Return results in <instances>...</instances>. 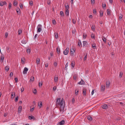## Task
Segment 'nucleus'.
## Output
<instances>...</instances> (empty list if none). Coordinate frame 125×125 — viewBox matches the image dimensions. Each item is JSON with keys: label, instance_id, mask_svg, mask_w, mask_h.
I'll use <instances>...</instances> for the list:
<instances>
[{"label": "nucleus", "instance_id": "f8f14e48", "mask_svg": "<svg viewBox=\"0 0 125 125\" xmlns=\"http://www.w3.org/2000/svg\"><path fill=\"white\" fill-rule=\"evenodd\" d=\"M92 45V48L94 49H95L96 48V44L95 43H93Z\"/></svg>", "mask_w": 125, "mask_h": 125}, {"label": "nucleus", "instance_id": "6e6d98bb", "mask_svg": "<svg viewBox=\"0 0 125 125\" xmlns=\"http://www.w3.org/2000/svg\"><path fill=\"white\" fill-rule=\"evenodd\" d=\"M34 109V107H32V108H31V109H30V111L31 112H32L33 111V110Z\"/></svg>", "mask_w": 125, "mask_h": 125}, {"label": "nucleus", "instance_id": "13d9d810", "mask_svg": "<svg viewBox=\"0 0 125 125\" xmlns=\"http://www.w3.org/2000/svg\"><path fill=\"white\" fill-rule=\"evenodd\" d=\"M33 92L34 94H36L37 92V90L36 89H35L34 90H33Z\"/></svg>", "mask_w": 125, "mask_h": 125}, {"label": "nucleus", "instance_id": "37998d69", "mask_svg": "<svg viewBox=\"0 0 125 125\" xmlns=\"http://www.w3.org/2000/svg\"><path fill=\"white\" fill-rule=\"evenodd\" d=\"M34 77H31V79H30V81H34Z\"/></svg>", "mask_w": 125, "mask_h": 125}, {"label": "nucleus", "instance_id": "9d476101", "mask_svg": "<svg viewBox=\"0 0 125 125\" xmlns=\"http://www.w3.org/2000/svg\"><path fill=\"white\" fill-rule=\"evenodd\" d=\"M64 121L63 120L59 123L57 124V125H62L64 124Z\"/></svg>", "mask_w": 125, "mask_h": 125}, {"label": "nucleus", "instance_id": "c85d7f7f", "mask_svg": "<svg viewBox=\"0 0 125 125\" xmlns=\"http://www.w3.org/2000/svg\"><path fill=\"white\" fill-rule=\"evenodd\" d=\"M123 17V15L121 14H120L119 15V19L121 20Z\"/></svg>", "mask_w": 125, "mask_h": 125}, {"label": "nucleus", "instance_id": "2eb2a0df", "mask_svg": "<svg viewBox=\"0 0 125 125\" xmlns=\"http://www.w3.org/2000/svg\"><path fill=\"white\" fill-rule=\"evenodd\" d=\"M16 11L18 14H20L21 11L20 9L19 8H17L16 9Z\"/></svg>", "mask_w": 125, "mask_h": 125}, {"label": "nucleus", "instance_id": "69168bd1", "mask_svg": "<svg viewBox=\"0 0 125 125\" xmlns=\"http://www.w3.org/2000/svg\"><path fill=\"white\" fill-rule=\"evenodd\" d=\"M87 55H85L84 58L83 60L84 61L87 58Z\"/></svg>", "mask_w": 125, "mask_h": 125}, {"label": "nucleus", "instance_id": "0eeeda50", "mask_svg": "<svg viewBox=\"0 0 125 125\" xmlns=\"http://www.w3.org/2000/svg\"><path fill=\"white\" fill-rule=\"evenodd\" d=\"M22 107L21 106H19V107L18 112V113H21L22 110Z\"/></svg>", "mask_w": 125, "mask_h": 125}, {"label": "nucleus", "instance_id": "f704fd0d", "mask_svg": "<svg viewBox=\"0 0 125 125\" xmlns=\"http://www.w3.org/2000/svg\"><path fill=\"white\" fill-rule=\"evenodd\" d=\"M88 119L89 120H92V117L90 116H87Z\"/></svg>", "mask_w": 125, "mask_h": 125}, {"label": "nucleus", "instance_id": "7ed1b4c3", "mask_svg": "<svg viewBox=\"0 0 125 125\" xmlns=\"http://www.w3.org/2000/svg\"><path fill=\"white\" fill-rule=\"evenodd\" d=\"M42 25L41 24L38 25L37 27V32H40L42 30Z\"/></svg>", "mask_w": 125, "mask_h": 125}, {"label": "nucleus", "instance_id": "e2e57ef3", "mask_svg": "<svg viewBox=\"0 0 125 125\" xmlns=\"http://www.w3.org/2000/svg\"><path fill=\"white\" fill-rule=\"evenodd\" d=\"M75 101V99L74 98L72 99V103H74Z\"/></svg>", "mask_w": 125, "mask_h": 125}, {"label": "nucleus", "instance_id": "f257e3e1", "mask_svg": "<svg viewBox=\"0 0 125 125\" xmlns=\"http://www.w3.org/2000/svg\"><path fill=\"white\" fill-rule=\"evenodd\" d=\"M64 101L63 98L62 99L61 101V98H57L56 105V106L60 105V111L61 113H63L64 111Z\"/></svg>", "mask_w": 125, "mask_h": 125}, {"label": "nucleus", "instance_id": "72a5a7b5", "mask_svg": "<svg viewBox=\"0 0 125 125\" xmlns=\"http://www.w3.org/2000/svg\"><path fill=\"white\" fill-rule=\"evenodd\" d=\"M15 93L14 92H13L12 93V94H11V98H13L14 97L15 95Z\"/></svg>", "mask_w": 125, "mask_h": 125}, {"label": "nucleus", "instance_id": "aec40b11", "mask_svg": "<svg viewBox=\"0 0 125 125\" xmlns=\"http://www.w3.org/2000/svg\"><path fill=\"white\" fill-rule=\"evenodd\" d=\"M40 60L39 58H37L36 60V62L37 64H38L40 63Z\"/></svg>", "mask_w": 125, "mask_h": 125}, {"label": "nucleus", "instance_id": "f3484780", "mask_svg": "<svg viewBox=\"0 0 125 125\" xmlns=\"http://www.w3.org/2000/svg\"><path fill=\"white\" fill-rule=\"evenodd\" d=\"M110 85V83L109 81H107L106 82V87H108Z\"/></svg>", "mask_w": 125, "mask_h": 125}, {"label": "nucleus", "instance_id": "79ce46f5", "mask_svg": "<svg viewBox=\"0 0 125 125\" xmlns=\"http://www.w3.org/2000/svg\"><path fill=\"white\" fill-rule=\"evenodd\" d=\"M86 37V34H83V37L84 39H85Z\"/></svg>", "mask_w": 125, "mask_h": 125}, {"label": "nucleus", "instance_id": "49530a36", "mask_svg": "<svg viewBox=\"0 0 125 125\" xmlns=\"http://www.w3.org/2000/svg\"><path fill=\"white\" fill-rule=\"evenodd\" d=\"M31 51V50L29 49H28L27 50V52L28 53H30Z\"/></svg>", "mask_w": 125, "mask_h": 125}, {"label": "nucleus", "instance_id": "e433bc0d", "mask_svg": "<svg viewBox=\"0 0 125 125\" xmlns=\"http://www.w3.org/2000/svg\"><path fill=\"white\" fill-rule=\"evenodd\" d=\"M34 118V117L32 116H29L28 117L29 119L30 120H31Z\"/></svg>", "mask_w": 125, "mask_h": 125}, {"label": "nucleus", "instance_id": "864d4df0", "mask_svg": "<svg viewBox=\"0 0 125 125\" xmlns=\"http://www.w3.org/2000/svg\"><path fill=\"white\" fill-rule=\"evenodd\" d=\"M123 73L122 72H121L120 73V75H119V76L121 78L122 77V75H123Z\"/></svg>", "mask_w": 125, "mask_h": 125}, {"label": "nucleus", "instance_id": "774afa93", "mask_svg": "<svg viewBox=\"0 0 125 125\" xmlns=\"http://www.w3.org/2000/svg\"><path fill=\"white\" fill-rule=\"evenodd\" d=\"M73 23V24H75L76 22V21L75 20H74V19H73L72 20Z\"/></svg>", "mask_w": 125, "mask_h": 125}, {"label": "nucleus", "instance_id": "9b49d317", "mask_svg": "<svg viewBox=\"0 0 125 125\" xmlns=\"http://www.w3.org/2000/svg\"><path fill=\"white\" fill-rule=\"evenodd\" d=\"M83 47L86 46L87 44V42L86 41H84L83 42Z\"/></svg>", "mask_w": 125, "mask_h": 125}, {"label": "nucleus", "instance_id": "ea45409f", "mask_svg": "<svg viewBox=\"0 0 125 125\" xmlns=\"http://www.w3.org/2000/svg\"><path fill=\"white\" fill-rule=\"evenodd\" d=\"M57 52L58 53H60V49L59 48H57Z\"/></svg>", "mask_w": 125, "mask_h": 125}, {"label": "nucleus", "instance_id": "ddd939ff", "mask_svg": "<svg viewBox=\"0 0 125 125\" xmlns=\"http://www.w3.org/2000/svg\"><path fill=\"white\" fill-rule=\"evenodd\" d=\"M85 83V82H84L83 80L82 79L81 81L78 83L79 84L82 85L84 84Z\"/></svg>", "mask_w": 125, "mask_h": 125}, {"label": "nucleus", "instance_id": "423d86ee", "mask_svg": "<svg viewBox=\"0 0 125 125\" xmlns=\"http://www.w3.org/2000/svg\"><path fill=\"white\" fill-rule=\"evenodd\" d=\"M28 71V68L26 67H25L23 71V73L24 74H26L27 73V72Z\"/></svg>", "mask_w": 125, "mask_h": 125}, {"label": "nucleus", "instance_id": "cd10ccee", "mask_svg": "<svg viewBox=\"0 0 125 125\" xmlns=\"http://www.w3.org/2000/svg\"><path fill=\"white\" fill-rule=\"evenodd\" d=\"M79 91L77 89H76L75 90V95H77Z\"/></svg>", "mask_w": 125, "mask_h": 125}, {"label": "nucleus", "instance_id": "338daca9", "mask_svg": "<svg viewBox=\"0 0 125 125\" xmlns=\"http://www.w3.org/2000/svg\"><path fill=\"white\" fill-rule=\"evenodd\" d=\"M8 33L7 32H6L5 33V36L6 38H7L8 36Z\"/></svg>", "mask_w": 125, "mask_h": 125}, {"label": "nucleus", "instance_id": "09e8293b", "mask_svg": "<svg viewBox=\"0 0 125 125\" xmlns=\"http://www.w3.org/2000/svg\"><path fill=\"white\" fill-rule=\"evenodd\" d=\"M60 14L61 16H63L64 13L63 11H61L60 12Z\"/></svg>", "mask_w": 125, "mask_h": 125}, {"label": "nucleus", "instance_id": "2f4dec72", "mask_svg": "<svg viewBox=\"0 0 125 125\" xmlns=\"http://www.w3.org/2000/svg\"><path fill=\"white\" fill-rule=\"evenodd\" d=\"M19 35H20L22 32V30L21 29H19L18 31Z\"/></svg>", "mask_w": 125, "mask_h": 125}, {"label": "nucleus", "instance_id": "b1692460", "mask_svg": "<svg viewBox=\"0 0 125 125\" xmlns=\"http://www.w3.org/2000/svg\"><path fill=\"white\" fill-rule=\"evenodd\" d=\"M4 56L3 55H2L1 56V58H0V61L1 62V61H2V62L3 61V60H4Z\"/></svg>", "mask_w": 125, "mask_h": 125}, {"label": "nucleus", "instance_id": "4d7b16f0", "mask_svg": "<svg viewBox=\"0 0 125 125\" xmlns=\"http://www.w3.org/2000/svg\"><path fill=\"white\" fill-rule=\"evenodd\" d=\"M13 73L12 72H11L10 73V77H12L13 76Z\"/></svg>", "mask_w": 125, "mask_h": 125}, {"label": "nucleus", "instance_id": "a211bd4d", "mask_svg": "<svg viewBox=\"0 0 125 125\" xmlns=\"http://www.w3.org/2000/svg\"><path fill=\"white\" fill-rule=\"evenodd\" d=\"M42 105V102L41 101H40L38 103V106L39 107V108H41Z\"/></svg>", "mask_w": 125, "mask_h": 125}, {"label": "nucleus", "instance_id": "393cba45", "mask_svg": "<svg viewBox=\"0 0 125 125\" xmlns=\"http://www.w3.org/2000/svg\"><path fill=\"white\" fill-rule=\"evenodd\" d=\"M65 7L66 9V10H69L68 9L69 8V7L68 5L67 4L65 5Z\"/></svg>", "mask_w": 125, "mask_h": 125}, {"label": "nucleus", "instance_id": "1a4fd4ad", "mask_svg": "<svg viewBox=\"0 0 125 125\" xmlns=\"http://www.w3.org/2000/svg\"><path fill=\"white\" fill-rule=\"evenodd\" d=\"M6 4V1H1L0 2V5L1 6H3V5Z\"/></svg>", "mask_w": 125, "mask_h": 125}, {"label": "nucleus", "instance_id": "4468645a", "mask_svg": "<svg viewBox=\"0 0 125 125\" xmlns=\"http://www.w3.org/2000/svg\"><path fill=\"white\" fill-rule=\"evenodd\" d=\"M86 89L85 88H84L83 89V94L85 96L86 95Z\"/></svg>", "mask_w": 125, "mask_h": 125}, {"label": "nucleus", "instance_id": "a19ab883", "mask_svg": "<svg viewBox=\"0 0 125 125\" xmlns=\"http://www.w3.org/2000/svg\"><path fill=\"white\" fill-rule=\"evenodd\" d=\"M11 7V4L10 2L9 3L8 8L9 9H10Z\"/></svg>", "mask_w": 125, "mask_h": 125}, {"label": "nucleus", "instance_id": "f03ea898", "mask_svg": "<svg viewBox=\"0 0 125 125\" xmlns=\"http://www.w3.org/2000/svg\"><path fill=\"white\" fill-rule=\"evenodd\" d=\"M75 51V48L73 47L71 49L70 53L72 56H74V54Z\"/></svg>", "mask_w": 125, "mask_h": 125}, {"label": "nucleus", "instance_id": "de8ad7c7", "mask_svg": "<svg viewBox=\"0 0 125 125\" xmlns=\"http://www.w3.org/2000/svg\"><path fill=\"white\" fill-rule=\"evenodd\" d=\"M93 12L94 14H96V10L95 9H94L93 10Z\"/></svg>", "mask_w": 125, "mask_h": 125}, {"label": "nucleus", "instance_id": "dca6fc26", "mask_svg": "<svg viewBox=\"0 0 125 125\" xmlns=\"http://www.w3.org/2000/svg\"><path fill=\"white\" fill-rule=\"evenodd\" d=\"M75 65V62L74 61H72L71 63V66L73 69Z\"/></svg>", "mask_w": 125, "mask_h": 125}, {"label": "nucleus", "instance_id": "4be33fe9", "mask_svg": "<svg viewBox=\"0 0 125 125\" xmlns=\"http://www.w3.org/2000/svg\"><path fill=\"white\" fill-rule=\"evenodd\" d=\"M54 34L55 38L56 39H57L58 38V33L55 32L54 33Z\"/></svg>", "mask_w": 125, "mask_h": 125}, {"label": "nucleus", "instance_id": "052dcab7", "mask_svg": "<svg viewBox=\"0 0 125 125\" xmlns=\"http://www.w3.org/2000/svg\"><path fill=\"white\" fill-rule=\"evenodd\" d=\"M30 4L31 6H32L33 5V2L32 1H31L30 2Z\"/></svg>", "mask_w": 125, "mask_h": 125}, {"label": "nucleus", "instance_id": "7c9ffc66", "mask_svg": "<svg viewBox=\"0 0 125 125\" xmlns=\"http://www.w3.org/2000/svg\"><path fill=\"white\" fill-rule=\"evenodd\" d=\"M91 37L92 38L94 39H95V35L94 34L92 33L91 34Z\"/></svg>", "mask_w": 125, "mask_h": 125}, {"label": "nucleus", "instance_id": "4c0bfd02", "mask_svg": "<svg viewBox=\"0 0 125 125\" xmlns=\"http://www.w3.org/2000/svg\"><path fill=\"white\" fill-rule=\"evenodd\" d=\"M9 68L8 66H6L5 68V70L7 71H8L9 70Z\"/></svg>", "mask_w": 125, "mask_h": 125}, {"label": "nucleus", "instance_id": "c756f323", "mask_svg": "<svg viewBox=\"0 0 125 125\" xmlns=\"http://www.w3.org/2000/svg\"><path fill=\"white\" fill-rule=\"evenodd\" d=\"M13 5L14 6H16L17 4V2L16 0H14L13 2Z\"/></svg>", "mask_w": 125, "mask_h": 125}, {"label": "nucleus", "instance_id": "c9c22d12", "mask_svg": "<svg viewBox=\"0 0 125 125\" xmlns=\"http://www.w3.org/2000/svg\"><path fill=\"white\" fill-rule=\"evenodd\" d=\"M107 14L109 15L110 14V10L108 9L107 10Z\"/></svg>", "mask_w": 125, "mask_h": 125}, {"label": "nucleus", "instance_id": "c03bdc74", "mask_svg": "<svg viewBox=\"0 0 125 125\" xmlns=\"http://www.w3.org/2000/svg\"><path fill=\"white\" fill-rule=\"evenodd\" d=\"M100 16H102L103 15V12L101 11H100Z\"/></svg>", "mask_w": 125, "mask_h": 125}, {"label": "nucleus", "instance_id": "a878e982", "mask_svg": "<svg viewBox=\"0 0 125 125\" xmlns=\"http://www.w3.org/2000/svg\"><path fill=\"white\" fill-rule=\"evenodd\" d=\"M68 62H67L66 64L65 65V66L64 68V70H67V67H68Z\"/></svg>", "mask_w": 125, "mask_h": 125}, {"label": "nucleus", "instance_id": "a18cd8bd", "mask_svg": "<svg viewBox=\"0 0 125 125\" xmlns=\"http://www.w3.org/2000/svg\"><path fill=\"white\" fill-rule=\"evenodd\" d=\"M56 22L55 20H53L52 21V23L54 25H55L56 24Z\"/></svg>", "mask_w": 125, "mask_h": 125}, {"label": "nucleus", "instance_id": "5fc2aeb1", "mask_svg": "<svg viewBox=\"0 0 125 125\" xmlns=\"http://www.w3.org/2000/svg\"><path fill=\"white\" fill-rule=\"evenodd\" d=\"M18 96H17L15 97V102H17L18 101Z\"/></svg>", "mask_w": 125, "mask_h": 125}, {"label": "nucleus", "instance_id": "473e14b6", "mask_svg": "<svg viewBox=\"0 0 125 125\" xmlns=\"http://www.w3.org/2000/svg\"><path fill=\"white\" fill-rule=\"evenodd\" d=\"M58 80V77H55L54 78V80L55 82H57Z\"/></svg>", "mask_w": 125, "mask_h": 125}, {"label": "nucleus", "instance_id": "39448f33", "mask_svg": "<svg viewBox=\"0 0 125 125\" xmlns=\"http://www.w3.org/2000/svg\"><path fill=\"white\" fill-rule=\"evenodd\" d=\"M105 85H102L101 86L100 88V91L101 92H104L105 89Z\"/></svg>", "mask_w": 125, "mask_h": 125}, {"label": "nucleus", "instance_id": "8fccbe9b", "mask_svg": "<svg viewBox=\"0 0 125 125\" xmlns=\"http://www.w3.org/2000/svg\"><path fill=\"white\" fill-rule=\"evenodd\" d=\"M103 40L104 42H106V39L105 38H103Z\"/></svg>", "mask_w": 125, "mask_h": 125}, {"label": "nucleus", "instance_id": "6e6552de", "mask_svg": "<svg viewBox=\"0 0 125 125\" xmlns=\"http://www.w3.org/2000/svg\"><path fill=\"white\" fill-rule=\"evenodd\" d=\"M102 107L103 109H106L108 108V106L106 104H104L102 105Z\"/></svg>", "mask_w": 125, "mask_h": 125}, {"label": "nucleus", "instance_id": "6ab92c4d", "mask_svg": "<svg viewBox=\"0 0 125 125\" xmlns=\"http://www.w3.org/2000/svg\"><path fill=\"white\" fill-rule=\"evenodd\" d=\"M21 42L23 44H25L27 42L25 39H23L22 40Z\"/></svg>", "mask_w": 125, "mask_h": 125}, {"label": "nucleus", "instance_id": "5701e85b", "mask_svg": "<svg viewBox=\"0 0 125 125\" xmlns=\"http://www.w3.org/2000/svg\"><path fill=\"white\" fill-rule=\"evenodd\" d=\"M6 49L7 52L8 53H9L10 51V49L9 47H8L6 48Z\"/></svg>", "mask_w": 125, "mask_h": 125}, {"label": "nucleus", "instance_id": "20e7f679", "mask_svg": "<svg viewBox=\"0 0 125 125\" xmlns=\"http://www.w3.org/2000/svg\"><path fill=\"white\" fill-rule=\"evenodd\" d=\"M69 50V48H67L64 51L63 53L65 55H66L68 54V53Z\"/></svg>", "mask_w": 125, "mask_h": 125}, {"label": "nucleus", "instance_id": "bf43d9fd", "mask_svg": "<svg viewBox=\"0 0 125 125\" xmlns=\"http://www.w3.org/2000/svg\"><path fill=\"white\" fill-rule=\"evenodd\" d=\"M20 7L21 9H22L23 7L22 4H21L20 5Z\"/></svg>", "mask_w": 125, "mask_h": 125}, {"label": "nucleus", "instance_id": "412c9836", "mask_svg": "<svg viewBox=\"0 0 125 125\" xmlns=\"http://www.w3.org/2000/svg\"><path fill=\"white\" fill-rule=\"evenodd\" d=\"M65 14L66 15L68 16L69 15V10H65Z\"/></svg>", "mask_w": 125, "mask_h": 125}, {"label": "nucleus", "instance_id": "680f3d73", "mask_svg": "<svg viewBox=\"0 0 125 125\" xmlns=\"http://www.w3.org/2000/svg\"><path fill=\"white\" fill-rule=\"evenodd\" d=\"M91 3L92 4H94V0H91Z\"/></svg>", "mask_w": 125, "mask_h": 125}, {"label": "nucleus", "instance_id": "3c124183", "mask_svg": "<svg viewBox=\"0 0 125 125\" xmlns=\"http://www.w3.org/2000/svg\"><path fill=\"white\" fill-rule=\"evenodd\" d=\"M24 58H22L21 59V61L22 63H24Z\"/></svg>", "mask_w": 125, "mask_h": 125}, {"label": "nucleus", "instance_id": "0e129e2a", "mask_svg": "<svg viewBox=\"0 0 125 125\" xmlns=\"http://www.w3.org/2000/svg\"><path fill=\"white\" fill-rule=\"evenodd\" d=\"M42 83H39V86H41L42 85Z\"/></svg>", "mask_w": 125, "mask_h": 125}, {"label": "nucleus", "instance_id": "603ef678", "mask_svg": "<svg viewBox=\"0 0 125 125\" xmlns=\"http://www.w3.org/2000/svg\"><path fill=\"white\" fill-rule=\"evenodd\" d=\"M53 64L54 66L56 67L57 65V63L56 62H54L53 63Z\"/></svg>", "mask_w": 125, "mask_h": 125}, {"label": "nucleus", "instance_id": "bb28decb", "mask_svg": "<svg viewBox=\"0 0 125 125\" xmlns=\"http://www.w3.org/2000/svg\"><path fill=\"white\" fill-rule=\"evenodd\" d=\"M91 28L92 31H94L95 30V28L94 26L92 25L91 27Z\"/></svg>", "mask_w": 125, "mask_h": 125}, {"label": "nucleus", "instance_id": "58836bf2", "mask_svg": "<svg viewBox=\"0 0 125 125\" xmlns=\"http://www.w3.org/2000/svg\"><path fill=\"white\" fill-rule=\"evenodd\" d=\"M78 45L80 47V46L81 45V46H82L81 42L80 41L79 42H78Z\"/></svg>", "mask_w": 125, "mask_h": 125}]
</instances>
